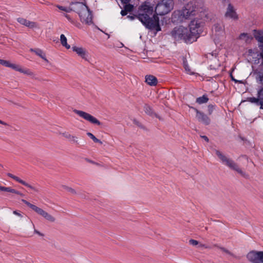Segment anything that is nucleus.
Instances as JSON below:
<instances>
[{
	"mask_svg": "<svg viewBox=\"0 0 263 263\" xmlns=\"http://www.w3.org/2000/svg\"><path fill=\"white\" fill-rule=\"evenodd\" d=\"M153 12H154L153 7L144 4L140 6L138 15H129L127 16V17L130 20H134L136 17L146 28L159 31L161 30L159 18L155 15L151 16H152Z\"/></svg>",
	"mask_w": 263,
	"mask_h": 263,
	"instance_id": "nucleus-1",
	"label": "nucleus"
},
{
	"mask_svg": "<svg viewBox=\"0 0 263 263\" xmlns=\"http://www.w3.org/2000/svg\"><path fill=\"white\" fill-rule=\"evenodd\" d=\"M197 8L194 3L190 2L186 4L181 10L175 11L172 16L174 23H181L184 20L189 19L196 15Z\"/></svg>",
	"mask_w": 263,
	"mask_h": 263,
	"instance_id": "nucleus-2",
	"label": "nucleus"
},
{
	"mask_svg": "<svg viewBox=\"0 0 263 263\" xmlns=\"http://www.w3.org/2000/svg\"><path fill=\"white\" fill-rule=\"evenodd\" d=\"M72 6L73 11L79 14L82 23L86 24H90L92 23L91 12L85 4L76 2Z\"/></svg>",
	"mask_w": 263,
	"mask_h": 263,
	"instance_id": "nucleus-3",
	"label": "nucleus"
},
{
	"mask_svg": "<svg viewBox=\"0 0 263 263\" xmlns=\"http://www.w3.org/2000/svg\"><path fill=\"white\" fill-rule=\"evenodd\" d=\"M171 34L176 41H183L187 44L194 42L193 38L190 35L189 29L181 26L175 27L171 31Z\"/></svg>",
	"mask_w": 263,
	"mask_h": 263,
	"instance_id": "nucleus-4",
	"label": "nucleus"
},
{
	"mask_svg": "<svg viewBox=\"0 0 263 263\" xmlns=\"http://www.w3.org/2000/svg\"><path fill=\"white\" fill-rule=\"evenodd\" d=\"M215 153L223 164L228 166L230 169L235 171L242 177L248 178V175L242 171L241 169L239 168L238 165L232 159L227 157L218 150H215Z\"/></svg>",
	"mask_w": 263,
	"mask_h": 263,
	"instance_id": "nucleus-5",
	"label": "nucleus"
},
{
	"mask_svg": "<svg viewBox=\"0 0 263 263\" xmlns=\"http://www.w3.org/2000/svg\"><path fill=\"white\" fill-rule=\"evenodd\" d=\"M174 7V5H172V3L171 2L168 3V2L162 0L159 2L155 7V14H152V16L155 15L157 16L158 17V15H164L168 13H169Z\"/></svg>",
	"mask_w": 263,
	"mask_h": 263,
	"instance_id": "nucleus-6",
	"label": "nucleus"
},
{
	"mask_svg": "<svg viewBox=\"0 0 263 263\" xmlns=\"http://www.w3.org/2000/svg\"><path fill=\"white\" fill-rule=\"evenodd\" d=\"M201 21L200 19L193 20L189 24V29L190 35L193 38L195 41L199 37V34L201 32L202 27L201 25Z\"/></svg>",
	"mask_w": 263,
	"mask_h": 263,
	"instance_id": "nucleus-7",
	"label": "nucleus"
},
{
	"mask_svg": "<svg viewBox=\"0 0 263 263\" xmlns=\"http://www.w3.org/2000/svg\"><path fill=\"white\" fill-rule=\"evenodd\" d=\"M22 201L25 204H26L27 206H28L29 208H30L34 211H35L39 215L43 216L47 220L51 222L54 221L55 218L52 216L48 214L47 212H46L43 209L37 207V206L33 204L30 203L29 202L27 201L25 199H22Z\"/></svg>",
	"mask_w": 263,
	"mask_h": 263,
	"instance_id": "nucleus-8",
	"label": "nucleus"
},
{
	"mask_svg": "<svg viewBox=\"0 0 263 263\" xmlns=\"http://www.w3.org/2000/svg\"><path fill=\"white\" fill-rule=\"evenodd\" d=\"M22 201L25 204H26L27 206H28L29 208H30L34 211H35L39 215L43 216L47 220L51 222L54 221L55 218L52 216L48 214L47 212H46L43 209L37 207V206L33 204L30 203L29 202L27 201L25 199H22Z\"/></svg>",
	"mask_w": 263,
	"mask_h": 263,
	"instance_id": "nucleus-9",
	"label": "nucleus"
},
{
	"mask_svg": "<svg viewBox=\"0 0 263 263\" xmlns=\"http://www.w3.org/2000/svg\"><path fill=\"white\" fill-rule=\"evenodd\" d=\"M22 201L25 204H26L27 206H28L29 208H30L34 211H35L39 215L43 216L47 220L51 222L54 221L55 218L52 216L48 214L47 212H46L43 209L37 207V206L33 204L30 203L29 202L27 201L25 199H22Z\"/></svg>",
	"mask_w": 263,
	"mask_h": 263,
	"instance_id": "nucleus-10",
	"label": "nucleus"
},
{
	"mask_svg": "<svg viewBox=\"0 0 263 263\" xmlns=\"http://www.w3.org/2000/svg\"><path fill=\"white\" fill-rule=\"evenodd\" d=\"M73 112L77 114L80 117L89 121L91 123L95 124L98 125H101V122L97 118H96L95 117H94L93 116H92V115L87 112L77 109H74L73 110Z\"/></svg>",
	"mask_w": 263,
	"mask_h": 263,
	"instance_id": "nucleus-11",
	"label": "nucleus"
},
{
	"mask_svg": "<svg viewBox=\"0 0 263 263\" xmlns=\"http://www.w3.org/2000/svg\"><path fill=\"white\" fill-rule=\"evenodd\" d=\"M261 251H251L246 255L248 260L252 263H259Z\"/></svg>",
	"mask_w": 263,
	"mask_h": 263,
	"instance_id": "nucleus-12",
	"label": "nucleus"
},
{
	"mask_svg": "<svg viewBox=\"0 0 263 263\" xmlns=\"http://www.w3.org/2000/svg\"><path fill=\"white\" fill-rule=\"evenodd\" d=\"M194 109L196 112V117L199 122H202V123L204 124L205 125L210 124V123L211 122V120H210V118L207 115H206L202 112L199 111L196 108H194Z\"/></svg>",
	"mask_w": 263,
	"mask_h": 263,
	"instance_id": "nucleus-13",
	"label": "nucleus"
},
{
	"mask_svg": "<svg viewBox=\"0 0 263 263\" xmlns=\"http://www.w3.org/2000/svg\"><path fill=\"white\" fill-rule=\"evenodd\" d=\"M8 176H9V177L12 178L13 179H14V180H15L16 181L21 183L22 184L30 188V189L31 190H34V191L35 192H39V190L36 189L35 187H33V186L29 184L28 183H27V182H26L25 181H23V180L21 179L20 178H18V177L11 174V173H8L7 174Z\"/></svg>",
	"mask_w": 263,
	"mask_h": 263,
	"instance_id": "nucleus-14",
	"label": "nucleus"
},
{
	"mask_svg": "<svg viewBox=\"0 0 263 263\" xmlns=\"http://www.w3.org/2000/svg\"><path fill=\"white\" fill-rule=\"evenodd\" d=\"M225 16L227 17H230L234 20H236L238 18L236 12L231 4H229L228 5Z\"/></svg>",
	"mask_w": 263,
	"mask_h": 263,
	"instance_id": "nucleus-15",
	"label": "nucleus"
},
{
	"mask_svg": "<svg viewBox=\"0 0 263 263\" xmlns=\"http://www.w3.org/2000/svg\"><path fill=\"white\" fill-rule=\"evenodd\" d=\"M72 50L76 52L82 59L87 60V54L86 50L82 47H72Z\"/></svg>",
	"mask_w": 263,
	"mask_h": 263,
	"instance_id": "nucleus-16",
	"label": "nucleus"
},
{
	"mask_svg": "<svg viewBox=\"0 0 263 263\" xmlns=\"http://www.w3.org/2000/svg\"><path fill=\"white\" fill-rule=\"evenodd\" d=\"M144 112L150 116H155V117L158 118L159 120H161V118L156 113H155L152 109V108L148 104H145L144 106Z\"/></svg>",
	"mask_w": 263,
	"mask_h": 263,
	"instance_id": "nucleus-17",
	"label": "nucleus"
},
{
	"mask_svg": "<svg viewBox=\"0 0 263 263\" xmlns=\"http://www.w3.org/2000/svg\"><path fill=\"white\" fill-rule=\"evenodd\" d=\"M145 82L151 86H156L157 84V79L154 76L148 75L145 76Z\"/></svg>",
	"mask_w": 263,
	"mask_h": 263,
	"instance_id": "nucleus-18",
	"label": "nucleus"
},
{
	"mask_svg": "<svg viewBox=\"0 0 263 263\" xmlns=\"http://www.w3.org/2000/svg\"><path fill=\"white\" fill-rule=\"evenodd\" d=\"M0 191L2 192H6L15 194L16 195H20L21 196H24V194L21 193L20 192L15 190L10 187H5L0 185Z\"/></svg>",
	"mask_w": 263,
	"mask_h": 263,
	"instance_id": "nucleus-19",
	"label": "nucleus"
},
{
	"mask_svg": "<svg viewBox=\"0 0 263 263\" xmlns=\"http://www.w3.org/2000/svg\"><path fill=\"white\" fill-rule=\"evenodd\" d=\"M10 67L21 73L27 74H31V72L29 70L24 69L19 65L11 64Z\"/></svg>",
	"mask_w": 263,
	"mask_h": 263,
	"instance_id": "nucleus-20",
	"label": "nucleus"
},
{
	"mask_svg": "<svg viewBox=\"0 0 263 263\" xmlns=\"http://www.w3.org/2000/svg\"><path fill=\"white\" fill-rule=\"evenodd\" d=\"M63 136L67 139L70 142L78 143V138L71 135L68 132H65L62 134Z\"/></svg>",
	"mask_w": 263,
	"mask_h": 263,
	"instance_id": "nucleus-21",
	"label": "nucleus"
},
{
	"mask_svg": "<svg viewBox=\"0 0 263 263\" xmlns=\"http://www.w3.org/2000/svg\"><path fill=\"white\" fill-rule=\"evenodd\" d=\"M30 51L34 52L36 55L41 57L42 59L45 61H48L46 58L45 54L40 49H30Z\"/></svg>",
	"mask_w": 263,
	"mask_h": 263,
	"instance_id": "nucleus-22",
	"label": "nucleus"
},
{
	"mask_svg": "<svg viewBox=\"0 0 263 263\" xmlns=\"http://www.w3.org/2000/svg\"><path fill=\"white\" fill-rule=\"evenodd\" d=\"M254 37L255 39L261 43L263 44V32L260 31L254 30Z\"/></svg>",
	"mask_w": 263,
	"mask_h": 263,
	"instance_id": "nucleus-23",
	"label": "nucleus"
},
{
	"mask_svg": "<svg viewBox=\"0 0 263 263\" xmlns=\"http://www.w3.org/2000/svg\"><path fill=\"white\" fill-rule=\"evenodd\" d=\"M130 0H121V1L125 4V5L124 7V9L127 12H130L133 11L134 9V6L133 5L130 4H127Z\"/></svg>",
	"mask_w": 263,
	"mask_h": 263,
	"instance_id": "nucleus-24",
	"label": "nucleus"
},
{
	"mask_svg": "<svg viewBox=\"0 0 263 263\" xmlns=\"http://www.w3.org/2000/svg\"><path fill=\"white\" fill-rule=\"evenodd\" d=\"M213 30L217 33V35H219L223 33V27L218 24L214 25Z\"/></svg>",
	"mask_w": 263,
	"mask_h": 263,
	"instance_id": "nucleus-25",
	"label": "nucleus"
},
{
	"mask_svg": "<svg viewBox=\"0 0 263 263\" xmlns=\"http://www.w3.org/2000/svg\"><path fill=\"white\" fill-rule=\"evenodd\" d=\"M60 41H61V44L64 46L65 47H66L67 49H69L70 48V46L69 45H68L67 43V38L65 36L64 34H62L61 35H60Z\"/></svg>",
	"mask_w": 263,
	"mask_h": 263,
	"instance_id": "nucleus-26",
	"label": "nucleus"
},
{
	"mask_svg": "<svg viewBox=\"0 0 263 263\" xmlns=\"http://www.w3.org/2000/svg\"><path fill=\"white\" fill-rule=\"evenodd\" d=\"M209 101V98L206 95H203L202 97H198L196 99V103L199 104L206 103Z\"/></svg>",
	"mask_w": 263,
	"mask_h": 263,
	"instance_id": "nucleus-27",
	"label": "nucleus"
},
{
	"mask_svg": "<svg viewBox=\"0 0 263 263\" xmlns=\"http://www.w3.org/2000/svg\"><path fill=\"white\" fill-rule=\"evenodd\" d=\"M247 100L248 101L252 103H255L257 105H260V106H261V103H260L261 100L258 97L257 98L249 97L247 98Z\"/></svg>",
	"mask_w": 263,
	"mask_h": 263,
	"instance_id": "nucleus-28",
	"label": "nucleus"
},
{
	"mask_svg": "<svg viewBox=\"0 0 263 263\" xmlns=\"http://www.w3.org/2000/svg\"><path fill=\"white\" fill-rule=\"evenodd\" d=\"M257 97L261 100V106H260V109H262L263 107V87L257 91Z\"/></svg>",
	"mask_w": 263,
	"mask_h": 263,
	"instance_id": "nucleus-29",
	"label": "nucleus"
},
{
	"mask_svg": "<svg viewBox=\"0 0 263 263\" xmlns=\"http://www.w3.org/2000/svg\"><path fill=\"white\" fill-rule=\"evenodd\" d=\"M74 3H72L71 4V8H67V7H63V6H60V5H57V7L60 10H62V11H64L66 12H70L71 11L73 10L72 9V5L74 4Z\"/></svg>",
	"mask_w": 263,
	"mask_h": 263,
	"instance_id": "nucleus-30",
	"label": "nucleus"
},
{
	"mask_svg": "<svg viewBox=\"0 0 263 263\" xmlns=\"http://www.w3.org/2000/svg\"><path fill=\"white\" fill-rule=\"evenodd\" d=\"M87 135L90 138H91L93 141V142H95L96 143H100L101 144H102V142L100 140L97 139L92 133H87Z\"/></svg>",
	"mask_w": 263,
	"mask_h": 263,
	"instance_id": "nucleus-31",
	"label": "nucleus"
},
{
	"mask_svg": "<svg viewBox=\"0 0 263 263\" xmlns=\"http://www.w3.org/2000/svg\"><path fill=\"white\" fill-rule=\"evenodd\" d=\"M27 27L30 28H39L37 24L34 22H31L30 21H27Z\"/></svg>",
	"mask_w": 263,
	"mask_h": 263,
	"instance_id": "nucleus-32",
	"label": "nucleus"
},
{
	"mask_svg": "<svg viewBox=\"0 0 263 263\" xmlns=\"http://www.w3.org/2000/svg\"><path fill=\"white\" fill-rule=\"evenodd\" d=\"M11 63H10L9 61H6L4 60L0 59V64L4 65L7 67H10V65Z\"/></svg>",
	"mask_w": 263,
	"mask_h": 263,
	"instance_id": "nucleus-33",
	"label": "nucleus"
},
{
	"mask_svg": "<svg viewBox=\"0 0 263 263\" xmlns=\"http://www.w3.org/2000/svg\"><path fill=\"white\" fill-rule=\"evenodd\" d=\"M17 22L21 24L26 26L28 20L24 18L19 17L17 19Z\"/></svg>",
	"mask_w": 263,
	"mask_h": 263,
	"instance_id": "nucleus-34",
	"label": "nucleus"
},
{
	"mask_svg": "<svg viewBox=\"0 0 263 263\" xmlns=\"http://www.w3.org/2000/svg\"><path fill=\"white\" fill-rule=\"evenodd\" d=\"M214 109V106L213 105H209L208 107V113L209 115H211Z\"/></svg>",
	"mask_w": 263,
	"mask_h": 263,
	"instance_id": "nucleus-35",
	"label": "nucleus"
},
{
	"mask_svg": "<svg viewBox=\"0 0 263 263\" xmlns=\"http://www.w3.org/2000/svg\"><path fill=\"white\" fill-rule=\"evenodd\" d=\"M64 16L72 24H74V20L67 14H64Z\"/></svg>",
	"mask_w": 263,
	"mask_h": 263,
	"instance_id": "nucleus-36",
	"label": "nucleus"
},
{
	"mask_svg": "<svg viewBox=\"0 0 263 263\" xmlns=\"http://www.w3.org/2000/svg\"><path fill=\"white\" fill-rule=\"evenodd\" d=\"M189 243L190 245L193 246H196L199 243V242L197 240L194 239H190L189 240Z\"/></svg>",
	"mask_w": 263,
	"mask_h": 263,
	"instance_id": "nucleus-37",
	"label": "nucleus"
},
{
	"mask_svg": "<svg viewBox=\"0 0 263 263\" xmlns=\"http://www.w3.org/2000/svg\"><path fill=\"white\" fill-rule=\"evenodd\" d=\"M220 250L221 251H222L223 252L226 253L227 254H229L230 255H233L232 253L230 251H229L228 250L226 249V248H224L223 247H220Z\"/></svg>",
	"mask_w": 263,
	"mask_h": 263,
	"instance_id": "nucleus-38",
	"label": "nucleus"
},
{
	"mask_svg": "<svg viewBox=\"0 0 263 263\" xmlns=\"http://www.w3.org/2000/svg\"><path fill=\"white\" fill-rule=\"evenodd\" d=\"M259 47L260 49V52L259 55L262 60V64H263V45H259Z\"/></svg>",
	"mask_w": 263,
	"mask_h": 263,
	"instance_id": "nucleus-39",
	"label": "nucleus"
},
{
	"mask_svg": "<svg viewBox=\"0 0 263 263\" xmlns=\"http://www.w3.org/2000/svg\"><path fill=\"white\" fill-rule=\"evenodd\" d=\"M65 188V189L67 191L71 193V194H75L76 193L75 191L73 189H72L71 187H69L66 186Z\"/></svg>",
	"mask_w": 263,
	"mask_h": 263,
	"instance_id": "nucleus-40",
	"label": "nucleus"
},
{
	"mask_svg": "<svg viewBox=\"0 0 263 263\" xmlns=\"http://www.w3.org/2000/svg\"><path fill=\"white\" fill-rule=\"evenodd\" d=\"M215 61H217V64L215 65H214L213 66L212 65H210V67H211V69H216L217 67H218L219 66H220V64L218 62V61L216 60V59H215Z\"/></svg>",
	"mask_w": 263,
	"mask_h": 263,
	"instance_id": "nucleus-41",
	"label": "nucleus"
},
{
	"mask_svg": "<svg viewBox=\"0 0 263 263\" xmlns=\"http://www.w3.org/2000/svg\"><path fill=\"white\" fill-rule=\"evenodd\" d=\"M85 160H86L87 162H89V163H92V164H95V165H98V166H99V165H100V164H99V163H97V162H95V161H92V160H90V159H89L86 158Z\"/></svg>",
	"mask_w": 263,
	"mask_h": 263,
	"instance_id": "nucleus-42",
	"label": "nucleus"
},
{
	"mask_svg": "<svg viewBox=\"0 0 263 263\" xmlns=\"http://www.w3.org/2000/svg\"><path fill=\"white\" fill-rule=\"evenodd\" d=\"M13 213L14 215H16V216H18V217H20L21 218H22L23 217L22 215L20 213L18 212L17 211H14L13 212Z\"/></svg>",
	"mask_w": 263,
	"mask_h": 263,
	"instance_id": "nucleus-43",
	"label": "nucleus"
},
{
	"mask_svg": "<svg viewBox=\"0 0 263 263\" xmlns=\"http://www.w3.org/2000/svg\"><path fill=\"white\" fill-rule=\"evenodd\" d=\"M128 12L124 9L123 10H122L121 11V14L122 16H125L127 15Z\"/></svg>",
	"mask_w": 263,
	"mask_h": 263,
	"instance_id": "nucleus-44",
	"label": "nucleus"
},
{
	"mask_svg": "<svg viewBox=\"0 0 263 263\" xmlns=\"http://www.w3.org/2000/svg\"><path fill=\"white\" fill-rule=\"evenodd\" d=\"M247 35V33H241L239 35V39H243V37H245V36H246Z\"/></svg>",
	"mask_w": 263,
	"mask_h": 263,
	"instance_id": "nucleus-45",
	"label": "nucleus"
},
{
	"mask_svg": "<svg viewBox=\"0 0 263 263\" xmlns=\"http://www.w3.org/2000/svg\"><path fill=\"white\" fill-rule=\"evenodd\" d=\"M259 263H263V251H261Z\"/></svg>",
	"mask_w": 263,
	"mask_h": 263,
	"instance_id": "nucleus-46",
	"label": "nucleus"
},
{
	"mask_svg": "<svg viewBox=\"0 0 263 263\" xmlns=\"http://www.w3.org/2000/svg\"><path fill=\"white\" fill-rule=\"evenodd\" d=\"M34 233L38 234L39 235L41 236H44V234L41 233L40 232H39V231L36 230H34Z\"/></svg>",
	"mask_w": 263,
	"mask_h": 263,
	"instance_id": "nucleus-47",
	"label": "nucleus"
},
{
	"mask_svg": "<svg viewBox=\"0 0 263 263\" xmlns=\"http://www.w3.org/2000/svg\"><path fill=\"white\" fill-rule=\"evenodd\" d=\"M201 137L206 142H209V138L206 136H202Z\"/></svg>",
	"mask_w": 263,
	"mask_h": 263,
	"instance_id": "nucleus-48",
	"label": "nucleus"
},
{
	"mask_svg": "<svg viewBox=\"0 0 263 263\" xmlns=\"http://www.w3.org/2000/svg\"><path fill=\"white\" fill-rule=\"evenodd\" d=\"M0 124L4 125H7V124L6 122H5L1 120H0Z\"/></svg>",
	"mask_w": 263,
	"mask_h": 263,
	"instance_id": "nucleus-49",
	"label": "nucleus"
},
{
	"mask_svg": "<svg viewBox=\"0 0 263 263\" xmlns=\"http://www.w3.org/2000/svg\"><path fill=\"white\" fill-rule=\"evenodd\" d=\"M200 247H204V248H207V247H205V245H203V244H201V245H200Z\"/></svg>",
	"mask_w": 263,
	"mask_h": 263,
	"instance_id": "nucleus-50",
	"label": "nucleus"
},
{
	"mask_svg": "<svg viewBox=\"0 0 263 263\" xmlns=\"http://www.w3.org/2000/svg\"><path fill=\"white\" fill-rule=\"evenodd\" d=\"M260 80L262 81L263 80V75L260 76Z\"/></svg>",
	"mask_w": 263,
	"mask_h": 263,
	"instance_id": "nucleus-51",
	"label": "nucleus"
},
{
	"mask_svg": "<svg viewBox=\"0 0 263 263\" xmlns=\"http://www.w3.org/2000/svg\"><path fill=\"white\" fill-rule=\"evenodd\" d=\"M232 80L236 81V80L233 78L232 76Z\"/></svg>",
	"mask_w": 263,
	"mask_h": 263,
	"instance_id": "nucleus-52",
	"label": "nucleus"
}]
</instances>
